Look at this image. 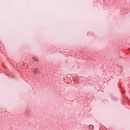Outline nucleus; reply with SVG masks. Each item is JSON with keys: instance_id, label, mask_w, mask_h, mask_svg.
I'll return each mask as SVG.
<instances>
[{"instance_id": "nucleus-1", "label": "nucleus", "mask_w": 130, "mask_h": 130, "mask_svg": "<svg viewBox=\"0 0 130 130\" xmlns=\"http://www.w3.org/2000/svg\"><path fill=\"white\" fill-rule=\"evenodd\" d=\"M34 72L36 74V73H38V71L36 69V70L34 71Z\"/></svg>"}]
</instances>
